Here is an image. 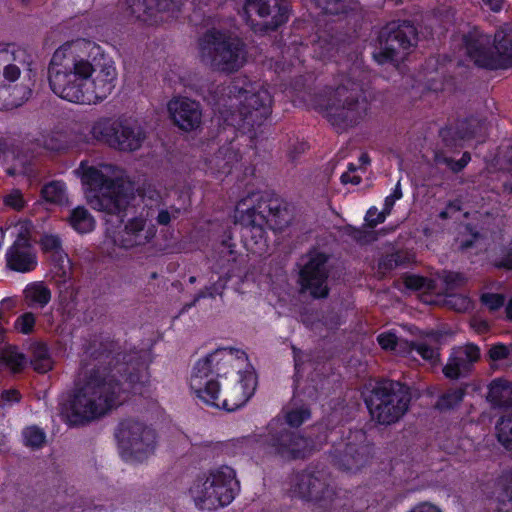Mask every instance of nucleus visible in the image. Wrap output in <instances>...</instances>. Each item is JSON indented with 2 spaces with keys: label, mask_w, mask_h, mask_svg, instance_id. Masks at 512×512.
<instances>
[{
  "label": "nucleus",
  "mask_w": 512,
  "mask_h": 512,
  "mask_svg": "<svg viewBox=\"0 0 512 512\" xmlns=\"http://www.w3.org/2000/svg\"><path fill=\"white\" fill-rule=\"evenodd\" d=\"M92 42L77 39L59 46L48 66V82L58 97L76 104H97L106 99L117 79L114 63L99 55Z\"/></svg>",
  "instance_id": "f257e3e1"
},
{
  "label": "nucleus",
  "mask_w": 512,
  "mask_h": 512,
  "mask_svg": "<svg viewBox=\"0 0 512 512\" xmlns=\"http://www.w3.org/2000/svg\"><path fill=\"white\" fill-rule=\"evenodd\" d=\"M190 388L203 402L234 411L254 394L256 377L243 351L220 348L197 361Z\"/></svg>",
  "instance_id": "f03ea898"
},
{
  "label": "nucleus",
  "mask_w": 512,
  "mask_h": 512,
  "mask_svg": "<svg viewBox=\"0 0 512 512\" xmlns=\"http://www.w3.org/2000/svg\"><path fill=\"white\" fill-rule=\"evenodd\" d=\"M126 392L114 378L91 370L76 385L62 414L73 425L90 422L125 401Z\"/></svg>",
  "instance_id": "7ed1b4c3"
},
{
  "label": "nucleus",
  "mask_w": 512,
  "mask_h": 512,
  "mask_svg": "<svg viewBox=\"0 0 512 512\" xmlns=\"http://www.w3.org/2000/svg\"><path fill=\"white\" fill-rule=\"evenodd\" d=\"M77 173L84 185L87 203L95 210L119 214L134 199L133 184L112 165L89 166L81 162Z\"/></svg>",
  "instance_id": "20e7f679"
},
{
  "label": "nucleus",
  "mask_w": 512,
  "mask_h": 512,
  "mask_svg": "<svg viewBox=\"0 0 512 512\" xmlns=\"http://www.w3.org/2000/svg\"><path fill=\"white\" fill-rule=\"evenodd\" d=\"M32 55L24 48L0 44V110L16 108L31 97Z\"/></svg>",
  "instance_id": "39448f33"
},
{
  "label": "nucleus",
  "mask_w": 512,
  "mask_h": 512,
  "mask_svg": "<svg viewBox=\"0 0 512 512\" xmlns=\"http://www.w3.org/2000/svg\"><path fill=\"white\" fill-rule=\"evenodd\" d=\"M315 106L337 126H353L368 113L369 106L360 83L344 77L335 89L316 98Z\"/></svg>",
  "instance_id": "423d86ee"
},
{
  "label": "nucleus",
  "mask_w": 512,
  "mask_h": 512,
  "mask_svg": "<svg viewBox=\"0 0 512 512\" xmlns=\"http://www.w3.org/2000/svg\"><path fill=\"white\" fill-rule=\"evenodd\" d=\"M236 472L229 466H220L197 477L188 489L195 507L214 511L229 505L238 491Z\"/></svg>",
  "instance_id": "0eeeda50"
},
{
  "label": "nucleus",
  "mask_w": 512,
  "mask_h": 512,
  "mask_svg": "<svg viewBox=\"0 0 512 512\" xmlns=\"http://www.w3.org/2000/svg\"><path fill=\"white\" fill-rule=\"evenodd\" d=\"M199 58L214 71L233 73L241 69L247 61L244 42L229 33L210 30L198 43Z\"/></svg>",
  "instance_id": "6e6552de"
},
{
  "label": "nucleus",
  "mask_w": 512,
  "mask_h": 512,
  "mask_svg": "<svg viewBox=\"0 0 512 512\" xmlns=\"http://www.w3.org/2000/svg\"><path fill=\"white\" fill-rule=\"evenodd\" d=\"M463 39L467 54L476 65L488 69L512 66V23L499 28L493 43L478 28L470 30Z\"/></svg>",
  "instance_id": "1a4fd4ad"
},
{
  "label": "nucleus",
  "mask_w": 512,
  "mask_h": 512,
  "mask_svg": "<svg viewBox=\"0 0 512 512\" xmlns=\"http://www.w3.org/2000/svg\"><path fill=\"white\" fill-rule=\"evenodd\" d=\"M409 403L408 388L396 381L379 383L367 400L372 418L383 425L397 422L407 412Z\"/></svg>",
  "instance_id": "9d476101"
},
{
  "label": "nucleus",
  "mask_w": 512,
  "mask_h": 512,
  "mask_svg": "<svg viewBox=\"0 0 512 512\" xmlns=\"http://www.w3.org/2000/svg\"><path fill=\"white\" fill-rule=\"evenodd\" d=\"M267 453L283 459H298L309 456L314 445L308 438L290 431L280 418L273 419L267 426L266 433L258 440Z\"/></svg>",
  "instance_id": "9b49d317"
},
{
  "label": "nucleus",
  "mask_w": 512,
  "mask_h": 512,
  "mask_svg": "<svg viewBox=\"0 0 512 512\" xmlns=\"http://www.w3.org/2000/svg\"><path fill=\"white\" fill-rule=\"evenodd\" d=\"M290 493L306 501L315 510L329 509L335 499L336 491L330 485L327 476L320 471H304L291 479Z\"/></svg>",
  "instance_id": "f8f14e48"
},
{
  "label": "nucleus",
  "mask_w": 512,
  "mask_h": 512,
  "mask_svg": "<svg viewBox=\"0 0 512 512\" xmlns=\"http://www.w3.org/2000/svg\"><path fill=\"white\" fill-rule=\"evenodd\" d=\"M230 107L237 109L231 114L230 118H226L231 125L240 126L241 122L248 125H255L265 119L271 111L272 97L266 88H258L257 90L239 89L238 93L231 96Z\"/></svg>",
  "instance_id": "ddd939ff"
},
{
  "label": "nucleus",
  "mask_w": 512,
  "mask_h": 512,
  "mask_svg": "<svg viewBox=\"0 0 512 512\" xmlns=\"http://www.w3.org/2000/svg\"><path fill=\"white\" fill-rule=\"evenodd\" d=\"M415 42L416 29L412 24H389L380 33L379 48L373 57L379 64L397 62L405 57L406 51Z\"/></svg>",
  "instance_id": "4468645a"
},
{
  "label": "nucleus",
  "mask_w": 512,
  "mask_h": 512,
  "mask_svg": "<svg viewBox=\"0 0 512 512\" xmlns=\"http://www.w3.org/2000/svg\"><path fill=\"white\" fill-rule=\"evenodd\" d=\"M116 437L122 450L138 460H142L155 449L154 430L136 420L121 422Z\"/></svg>",
  "instance_id": "2eb2a0df"
},
{
  "label": "nucleus",
  "mask_w": 512,
  "mask_h": 512,
  "mask_svg": "<svg viewBox=\"0 0 512 512\" xmlns=\"http://www.w3.org/2000/svg\"><path fill=\"white\" fill-rule=\"evenodd\" d=\"M371 447L366 443L362 431L350 433L347 441L335 447L332 458L339 469L347 472H357L368 464L371 458Z\"/></svg>",
  "instance_id": "dca6fc26"
},
{
  "label": "nucleus",
  "mask_w": 512,
  "mask_h": 512,
  "mask_svg": "<svg viewBox=\"0 0 512 512\" xmlns=\"http://www.w3.org/2000/svg\"><path fill=\"white\" fill-rule=\"evenodd\" d=\"M152 206L143 208L139 214L127 219L123 228L114 236V243L122 248L131 249L149 244L157 234V228L150 221Z\"/></svg>",
  "instance_id": "f3484780"
},
{
  "label": "nucleus",
  "mask_w": 512,
  "mask_h": 512,
  "mask_svg": "<svg viewBox=\"0 0 512 512\" xmlns=\"http://www.w3.org/2000/svg\"><path fill=\"white\" fill-rule=\"evenodd\" d=\"M265 208L266 202L260 193H249L238 202L234 215L235 221L262 239L263 227L266 223Z\"/></svg>",
  "instance_id": "a211bd4d"
},
{
  "label": "nucleus",
  "mask_w": 512,
  "mask_h": 512,
  "mask_svg": "<svg viewBox=\"0 0 512 512\" xmlns=\"http://www.w3.org/2000/svg\"><path fill=\"white\" fill-rule=\"evenodd\" d=\"M326 261L324 254L315 253L310 256L300 273L302 288L308 290L315 298H322L328 294Z\"/></svg>",
  "instance_id": "6ab92c4d"
},
{
  "label": "nucleus",
  "mask_w": 512,
  "mask_h": 512,
  "mask_svg": "<svg viewBox=\"0 0 512 512\" xmlns=\"http://www.w3.org/2000/svg\"><path fill=\"white\" fill-rule=\"evenodd\" d=\"M480 359L478 346L468 343L452 349L447 363L443 367V374L449 379H458L468 375L474 364Z\"/></svg>",
  "instance_id": "aec40b11"
},
{
  "label": "nucleus",
  "mask_w": 512,
  "mask_h": 512,
  "mask_svg": "<svg viewBox=\"0 0 512 512\" xmlns=\"http://www.w3.org/2000/svg\"><path fill=\"white\" fill-rule=\"evenodd\" d=\"M168 112L181 130L192 131L200 127L202 110L200 104L185 97L174 98L168 103Z\"/></svg>",
  "instance_id": "412c9836"
},
{
  "label": "nucleus",
  "mask_w": 512,
  "mask_h": 512,
  "mask_svg": "<svg viewBox=\"0 0 512 512\" xmlns=\"http://www.w3.org/2000/svg\"><path fill=\"white\" fill-rule=\"evenodd\" d=\"M119 127V121L102 117L93 121L87 128L80 126L74 128L73 134L75 140L79 143L101 141L113 147Z\"/></svg>",
  "instance_id": "4be33fe9"
},
{
  "label": "nucleus",
  "mask_w": 512,
  "mask_h": 512,
  "mask_svg": "<svg viewBox=\"0 0 512 512\" xmlns=\"http://www.w3.org/2000/svg\"><path fill=\"white\" fill-rule=\"evenodd\" d=\"M256 13L261 18L270 17L267 23L276 28L287 20L288 7L284 0H246L245 13Z\"/></svg>",
  "instance_id": "5701e85b"
},
{
  "label": "nucleus",
  "mask_w": 512,
  "mask_h": 512,
  "mask_svg": "<svg viewBox=\"0 0 512 512\" xmlns=\"http://www.w3.org/2000/svg\"><path fill=\"white\" fill-rule=\"evenodd\" d=\"M145 210L152 206L150 218L155 215L158 225L168 226L172 221L179 218L181 209L175 205H167L163 202L159 192L156 190H147L142 195Z\"/></svg>",
  "instance_id": "b1692460"
},
{
  "label": "nucleus",
  "mask_w": 512,
  "mask_h": 512,
  "mask_svg": "<svg viewBox=\"0 0 512 512\" xmlns=\"http://www.w3.org/2000/svg\"><path fill=\"white\" fill-rule=\"evenodd\" d=\"M5 257L7 267L16 272L27 273L37 265L36 254L31 245L13 244Z\"/></svg>",
  "instance_id": "393cba45"
},
{
  "label": "nucleus",
  "mask_w": 512,
  "mask_h": 512,
  "mask_svg": "<svg viewBox=\"0 0 512 512\" xmlns=\"http://www.w3.org/2000/svg\"><path fill=\"white\" fill-rule=\"evenodd\" d=\"M145 138L146 135L140 126L120 122L113 147L122 151H135L142 146Z\"/></svg>",
  "instance_id": "a878e982"
},
{
  "label": "nucleus",
  "mask_w": 512,
  "mask_h": 512,
  "mask_svg": "<svg viewBox=\"0 0 512 512\" xmlns=\"http://www.w3.org/2000/svg\"><path fill=\"white\" fill-rule=\"evenodd\" d=\"M23 297L28 307L43 309L51 301L52 292L44 282L36 281L25 287Z\"/></svg>",
  "instance_id": "bb28decb"
},
{
  "label": "nucleus",
  "mask_w": 512,
  "mask_h": 512,
  "mask_svg": "<svg viewBox=\"0 0 512 512\" xmlns=\"http://www.w3.org/2000/svg\"><path fill=\"white\" fill-rule=\"evenodd\" d=\"M125 5V13L131 19L151 25L158 23L153 0H125Z\"/></svg>",
  "instance_id": "cd10ccee"
},
{
  "label": "nucleus",
  "mask_w": 512,
  "mask_h": 512,
  "mask_svg": "<svg viewBox=\"0 0 512 512\" xmlns=\"http://www.w3.org/2000/svg\"><path fill=\"white\" fill-rule=\"evenodd\" d=\"M67 221L75 231L81 234L93 231L96 224L92 214L83 206L72 209Z\"/></svg>",
  "instance_id": "c85d7f7f"
},
{
  "label": "nucleus",
  "mask_w": 512,
  "mask_h": 512,
  "mask_svg": "<svg viewBox=\"0 0 512 512\" xmlns=\"http://www.w3.org/2000/svg\"><path fill=\"white\" fill-rule=\"evenodd\" d=\"M411 348L407 349L406 354L415 350L425 361L435 365L439 362V347L436 337L429 336L417 343H410Z\"/></svg>",
  "instance_id": "c756f323"
},
{
  "label": "nucleus",
  "mask_w": 512,
  "mask_h": 512,
  "mask_svg": "<svg viewBox=\"0 0 512 512\" xmlns=\"http://www.w3.org/2000/svg\"><path fill=\"white\" fill-rule=\"evenodd\" d=\"M488 399L499 406L512 405V384L496 379L489 386Z\"/></svg>",
  "instance_id": "7c9ffc66"
},
{
  "label": "nucleus",
  "mask_w": 512,
  "mask_h": 512,
  "mask_svg": "<svg viewBox=\"0 0 512 512\" xmlns=\"http://www.w3.org/2000/svg\"><path fill=\"white\" fill-rule=\"evenodd\" d=\"M26 365L25 356L13 346H8L0 351V366L13 373L20 372Z\"/></svg>",
  "instance_id": "2f4dec72"
},
{
  "label": "nucleus",
  "mask_w": 512,
  "mask_h": 512,
  "mask_svg": "<svg viewBox=\"0 0 512 512\" xmlns=\"http://www.w3.org/2000/svg\"><path fill=\"white\" fill-rule=\"evenodd\" d=\"M476 127L482 128L476 120H469L468 122L463 123L461 129L457 131L452 128L442 129L441 137L446 143V146H452L451 141L456 140V135L459 140H468L475 137L478 134V132L474 130Z\"/></svg>",
  "instance_id": "473e14b6"
},
{
  "label": "nucleus",
  "mask_w": 512,
  "mask_h": 512,
  "mask_svg": "<svg viewBox=\"0 0 512 512\" xmlns=\"http://www.w3.org/2000/svg\"><path fill=\"white\" fill-rule=\"evenodd\" d=\"M31 365L35 371L46 373L53 367V361L47 347L42 343H35L31 347Z\"/></svg>",
  "instance_id": "72a5a7b5"
},
{
  "label": "nucleus",
  "mask_w": 512,
  "mask_h": 512,
  "mask_svg": "<svg viewBox=\"0 0 512 512\" xmlns=\"http://www.w3.org/2000/svg\"><path fill=\"white\" fill-rule=\"evenodd\" d=\"M236 161V155L230 149L220 150L208 162L209 169L213 173L228 174L231 171L233 163Z\"/></svg>",
  "instance_id": "f704fd0d"
},
{
  "label": "nucleus",
  "mask_w": 512,
  "mask_h": 512,
  "mask_svg": "<svg viewBox=\"0 0 512 512\" xmlns=\"http://www.w3.org/2000/svg\"><path fill=\"white\" fill-rule=\"evenodd\" d=\"M43 198L50 203L64 205L68 203L66 187L62 182L53 181L42 188Z\"/></svg>",
  "instance_id": "c9c22d12"
},
{
  "label": "nucleus",
  "mask_w": 512,
  "mask_h": 512,
  "mask_svg": "<svg viewBox=\"0 0 512 512\" xmlns=\"http://www.w3.org/2000/svg\"><path fill=\"white\" fill-rule=\"evenodd\" d=\"M395 201L396 199L392 195H389L385 198L384 208L381 212H379L377 208L371 207L365 216L367 225L371 228H374L378 224L383 223L386 219V216L391 213Z\"/></svg>",
  "instance_id": "e433bc0d"
},
{
  "label": "nucleus",
  "mask_w": 512,
  "mask_h": 512,
  "mask_svg": "<svg viewBox=\"0 0 512 512\" xmlns=\"http://www.w3.org/2000/svg\"><path fill=\"white\" fill-rule=\"evenodd\" d=\"M380 346L385 350H392L398 354H406L407 349L411 348L409 342L399 339L392 332H385L378 336Z\"/></svg>",
  "instance_id": "4c0bfd02"
},
{
  "label": "nucleus",
  "mask_w": 512,
  "mask_h": 512,
  "mask_svg": "<svg viewBox=\"0 0 512 512\" xmlns=\"http://www.w3.org/2000/svg\"><path fill=\"white\" fill-rule=\"evenodd\" d=\"M498 441L512 450V415L503 416L496 426Z\"/></svg>",
  "instance_id": "58836bf2"
},
{
  "label": "nucleus",
  "mask_w": 512,
  "mask_h": 512,
  "mask_svg": "<svg viewBox=\"0 0 512 512\" xmlns=\"http://www.w3.org/2000/svg\"><path fill=\"white\" fill-rule=\"evenodd\" d=\"M148 382L149 374L145 367H141L136 373H131L126 380V384L134 394H143Z\"/></svg>",
  "instance_id": "ea45409f"
},
{
  "label": "nucleus",
  "mask_w": 512,
  "mask_h": 512,
  "mask_svg": "<svg viewBox=\"0 0 512 512\" xmlns=\"http://www.w3.org/2000/svg\"><path fill=\"white\" fill-rule=\"evenodd\" d=\"M22 435L25 446L32 449H38L42 447L46 440L44 431L36 426L25 428Z\"/></svg>",
  "instance_id": "a19ab883"
},
{
  "label": "nucleus",
  "mask_w": 512,
  "mask_h": 512,
  "mask_svg": "<svg viewBox=\"0 0 512 512\" xmlns=\"http://www.w3.org/2000/svg\"><path fill=\"white\" fill-rule=\"evenodd\" d=\"M6 232H9L11 236L16 237L13 244L19 243V245H30L29 238L31 233V224L29 222L21 221L11 225L6 229Z\"/></svg>",
  "instance_id": "79ce46f5"
},
{
  "label": "nucleus",
  "mask_w": 512,
  "mask_h": 512,
  "mask_svg": "<svg viewBox=\"0 0 512 512\" xmlns=\"http://www.w3.org/2000/svg\"><path fill=\"white\" fill-rule=\"evenodd\" d=\"M464 390L457 388L449 390L442 395L437 402V407L441 410H448L456 407L463 400Z\"/></svg>",
  "instance_id": "37998d69"
},
{
  "label": "nucleus",
  "mask_w": 512,
  "mask_h": 512,
  "mask_svg": "<svg viewBox=\"0 0 512 512\" xmlns=\"http://www.w3.org/2000/svg\"><path fill=\"white\" fill-rule=\"evenodd\" d=\"M310 418V411L305 407L294 408L285 413V425L298 427Z\"/></svg>",
  "instance_id": "c03bdc74"
},
{
  "label": "nucleus",
  "mask_w": 512,
  "mask_h": 512,
  "mask_svg": "<svg viewBox=\"0 0 512 512\" xmlns=\"http://www.w3.org/2000/svg\"><path fill=\"white\" fill-rule=\"evenodd\" d=\"M471 160L469 153H464L460 160L453 161L451 158L446 157L442 152L435 154V161L438 164L447 165L452 171L458 172L462 170Z\"/></svg>",
  "instance_id": "a18cd8bd"
},
{
  "label": "nucleus",
  "mask_w": 512,
  "mask_h": 512,
  "mask_svg": "<svg viewBox=\"0 0 512 512\" xmlns=\"http://www.w3.org/2000/svg\"><path fill=\"white\" fill-rule=\"evenodd\" d=\"M41 244L45 251H53L62 262L66 260L67 264H69L67 255L61 251V242L58 236L45 235L41 239Z\"/></svg>",
  "instance_id": "49530a36"
},
{
  "label": "nucleus",
  "mask_w": 512,
  "mask_h": 512,
  "mask_svg": "<svg viewBox=\"0 0 512 512\" xmlns=\"http://www.w3.org/2000/svg\"><path fill=\"white\" fill-rule=\"evenodd\" d=\"M35 323V314L32 312H25L15 321V329L22 334H29L33 331Z\"/></svg>",
  "instance_id": "de8ad7c7"
},
{
  "label": "nucleus",
  "mask_w": 512,
  "mask_h": 512,
  "mask_svg": "<svg viewBox=\"0 0 512 512\" xmlns=\"http://www.w3.org/2000/svg\"><path fill=\"white\" fill-rule=\"evenodd\" d=\"M512 356V349L503 345L496 344L493 345L489 350V358L493 362H501L505 360H509Z\"/></svg>",
  "instance_id": "09e8293b"
},
{
  "label": "nucleus",
  "mask_w": 512,
  "mask_h": 512,
  "mask_svg": "<svg viewBox=\"0 0 512 512\" xmlns=\"http://www.w3.org/2000/svg\"><path fill=\"white\" fill-rule=\"evenodd\" d=\"M179 0H153V6L155 9V19H158V14L164 12H174L180 8Z\"/></svg>",
  "instance_id": "8fccbe9b"
},
{
  "label": "nucleus",
  "mask_w": 512,
  "mask_h": 512,
  "mask_svg": "<svg viewBox=\"0 0 512 512\" xmlns=\"http://www.w3.org/2000/svg\"><path fill=\"white\" fill-rule=\"evenodd\" d=\"M447 304L458 312H465L471 308L469 298L463 295H451L447 300Z\"/></svg>",
  "instance_id": "3c124183"
},
{
  "label": "nucleus",
  "mask_w": 512,
  "mask_h": 512,
  "mask_svg": "<svg viewBox=\"0 0 512 512\" xmlns=\"http://www.w3.org/2000/svg\"><path fill=\"white\" fill-rule=\"evenodd\" d=\"M482 303L491 311L497 310L504 304V297L501 294L485 293L481 296Z\"/></svg>",
  "instance_id": "603ef678"
},
{
  "label": "nucleus",
  "mask_w": 512,
  "mask_h": 512,
  "mask_svg": "<svg viewBox=\"0 0 512 512\" xmlns=\"http://www.w3.org/2000/svg\"><path fill=\"white\" fill-rule=\"evenodd\" d=\"M404 284L407 288L413 290L430 289V282L420 276L409 275L404 278Z\"/></svg>",
  "instance_id": "864d4df0"
},
{
  "label": "nucleus",
  "mask_w": 512,
  "mask_h": 512,
  "mask_svg": "<svg viewBox=\"0 0 512 512\" xmlns=\"http://www.w3.org/2000/svg\"><path fill=\"white\" fill-rule=\"evenodd\" d=\"M4 202L7 206L15 210H21L25 206V200L19 190H12L5 196Z\"/></svg>",
  "instance_id": "5fc2aeb1"
},
{
  "label": "nucleus",
  "mask_w": 512,
  "mask_h": 512,
  "mask_svg": "<svg viewBox=\"0 0 512 512\" xmlns=\"http://www.w3.org/2000/svg\"><path fill=\"white\" fill-rule=\"evenodd\" d=\"M326 13L339 14L344 11L341 0H315Z\"/></svg>",
  "instance_id": "6e6d98bb"
},
{
  "label": "nucleus",
  "mask_w": 512,
  "mask_h": 512,
  "mask_svg": "<svg viewBox=\"0 0 512 512\" xmlns=\"http://www.w3.org/2000/svg\"><path fill=\"white\" fill-rule=\"evenodd\" d=\"M442 278L447 285V289H454L462 285L465 281L464 276L456 272H445Z\"/></svg>",
  "instance_id": "4d7b16f0"
},
{
  "label": "nucleus",
  "mask_w": 512,
  "mask_h": 512,
  "mask_svg": "<svg viewBox=\"0 0 512 512\" xmlns=\"http://www.w3.org/2000/svg\"><path fill=\"white\" fill-rule=\"evenodd\" d=\"M19 400H20V394L15 389L6 390V391H3V393H2L1 402H2L3 406L11 405L15 402H18Z\"/></svg>",
  "instance_id": "13d9d810"
},
{
  "label": "nucleus",
  "mask_w": 512,
  "mask_h": 512,
  "mask_svg": "<svg viewBox=\"0 0 512 512\" xmlns=\"http://www.w3.org/2000/svg\"><path fill=\"white\" fill-rule=\"evenodd\" d=\"M400 264L399 255L398 254H391L388 255L385 259H383L380 262V267L387 270V269H393L397 267Z\"/></svg>",
  "instance_id": "bf43d9fd"
},
{
  "label": "nucleus",
  "mask_w": 512,
  "mask_h": 512,
  "mask_svg": "<svg viewBox=\"0 0 512 512\" xmlns=\"http://www.w3.org/2000/svg\"><path fill=\"white\" fill-rule=\"evenodd\" d=\"M506 0H482V5L484 8L492 11L499 12L504 8Z\"/></svg>",
  "instance_id": "052dcab7"
},
{
  "label": "nucleus",
  "mask_w": 512,
  "mask_h": 512,
  "mask_svg": "<svg viewBox=\"0 0 512 512\" xmlns=\"http://www.w3.org/2000/svg\"><path fill=\"white\" fill-rule=\"evenodd\" d=\"M360 181H361V178L357 175H352V173H350V171L343 173L341 176V182L343 184L350 183L353 185H357L360 183Z\"/></svg>",
  "instance_id": "680f3d73"
},
{
  "label": "nucleus",
  "mask_w": 512,
  "mask_h": 512,
  "mask_svg": "<svg viewBox=\"0 0 512 512\" xmlns=\"http://www.w3.org/2000/svg\"><path fill=\"white\" fill-rule=\"evenodd\" d=\"M500 267H504L507 269L512 270V249H510L500 260L499 264Z\"/></svg>",
  "instance_id": "e2e57ef3"
},
{
  "label": "nucleus",
  "mask_w": 512,
  "mask_h": 512,
  "mask_svg": "<svg viewBox=\"0 0 512 512\" xmlns=\"http://www.w3.org/2000/svg\"><path fill=\"white\" fill-rule=\"evenodd\" d=\"M207 296H210V297L214 296L213 291H212L211 288H205L204 290L200 291L197 294V296L195 297L194 303L197 302L200 298H204V297H207Z\"/></svg>",
  "instance_id": "0e129e2a"
},
{
  "label": "nucleus",
  "mask_w": 512,
  "mask_h": 512,
  "mask_svg": "<svg viewBox=\"0 0 512 512\" xmlns=\"http://www.w3.org/2000/svg\"><path fill=\"white\" fill-rule=\"evenodd\" d=\"M447 208H448V210H449L450 212H457V211H459V210H460V208H461V207H460V202H459V201L451 202V203H449V205H448V207H447Z\"/></svg>",
  "instance_id": "69168bd1"
},
{
  "label": "nucleus",
  "mask_w": 512,
  "mask_h": 512,
  "mask_svg": "<svg viewBox=\"0 0 512 512\" xmlns=\"http://www.w3.org/2000/svg\"><path fill=\"white\" fill-rule=\"evenodd\" d=\"M396 200L400 199L402 197V191L400 188V183H397L393 193L391 194Z\"/></svg>",
  "instance_id": "338daca9"
},
{
  "label": "nucleus",
  "mask_w": 512,
  "mask_h": 512,
  "mask_svg": "<svg viewBox=\"0 0 512 512\" xmlns=\"http://www.w3.org/2000/svg\"><path fill=\"white\" fill-rule=\"evenodd\" d=\"M506 313L508 319L512 320V298L509 300L507 306H506Z\"/></svg>",
  "instance_id": "774afa93"
}]
</instances>
